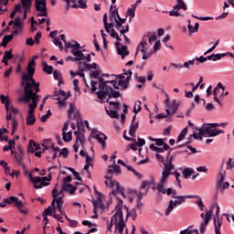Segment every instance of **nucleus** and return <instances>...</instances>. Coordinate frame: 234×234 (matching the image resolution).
Instances as JSON below:
<instances>
[{"mask_svg":"<svg viewBox=\"0 0 234 234\" xmlns=\"http://www.w3.org/2000/svg\"><path fill=\"white\" fill-rule=\"evenodd\" d=\"M39 81L37 84H31L22 86L24 90V95L18 99V103H29L28 107H34L37 109V101H39L40 96L37 94L40 92Z\"/></svg>","mask_w":234,"mask_h":234,"instance_id":"obj_1","label":"nucleus"},{"mask_svg":"<svg viewBox=\"0 0 234 234\" xmlns=\"http://www.w3.org/2000/svg\"><path fill=\"white\" fill-rule=\"evenodd\" d=\"M207 226H209V220L205 219V220L201 223V225H200L199 231H200L201 234L206 233V228H207Z\"/></svg>","mask_w":234,"mask_h":234,"instance_id":"obj_52","label":"nucleus"},{"mask_svg":"<svg viewBox=\"0 0 234 234\" xmlns=\"http://www.w3.org/2000/svg\"><path fill=\"white\" fill-rule=\"evenodd\" d=\"M1 104L5 105V103H12L10 97L5 96V94H0Z\"/></svg>","mask_w":234,"mask_h":234,"instance_id":"obj_53","label":"nucleus"},{"mask_svg":"<svg viewBox=\"0 0 234 234\" xmlns=\"http://www.w3.org/2000/svg\"><path fill=\"white\" fill-rule=\"evenodd\" d=\"M186 134H187V126L185 127L179 133V135L176 139V144H180V142H182V140H184V137L186 136Z\"/></svg>","mask_w":234,"mask_h":234,"instance_id":"obj_49","label":"nucleus"},{"mask_svg":"<svg viewBox=\"0 0 234 234\" xmlns=\"http://www.w3.org/2000/svg\"><path fill=\"white\" fill-rule=\"evenodd\" d=\"M36 151H41V145L39 144L36 143L34 139L29 140L28 145H27V153L28 154H34Z\"/></svg>","mask_w":234,"mask_h":234,"instance_id":"obj_21","label":"nucleus"},{"mask_svg":"<svg viewBox=\"0 0 234 234\" xmlns=\"http://www.w3.org/2000/svg\"><path fill=\"white\" fill-rule=\"evenodd\" d=\"M26 120H27V125H34V123H36L35 115H27Z\"/></svg>","mask_w":234,"mask_h":234,"instance_id":"obj_56","label":"nucleus"},{"mask_svg":"<svg viewBox=\"0 0 234 234\" xmlns=\"http://www.w3.org/2000/svg\"><path fill=\"white\" fill-rule=\"evenodd\" d=\"M171 176V174H167L165 172H162V176H161V180L160 182L157 184V187L153 186L152 189L153 191H155V189L157 191L163 190L164 187H165V182H167L169 180V176Z\"/></svg>","mask_w":234,"mask_h":234,"instance_id":"obj_14","label":"nucleus"},{"mask_svg":"<svg viewBox=\"0 0 234 234\" xmlns=\"http://www.w3.org/2000/svg\"><path fill=\"white\" fill-rule=\"evenodd\" d=\"M118 16H120V14L118 13V8L113 9V11L110 12V21L112 23H116V21L118 20Z\"/></svg>","mask_w":234,"mask_h":234,"instance_id":"obj_41","label":"nucleus"},{"mask_svg":"<svg viewBox=\"0 0 234 234\" xmlns=\"http://www.w3.org/2000/svg\"><path fill=\"white\" fill-rule=\"evenodd\" d=\"M116 51L118 56L122 57V59H125L126 56H129L131 52L127 46L122 45L120 42H115Z\"/></svg>","mask_w":234,"mask_h":234,"instance_id":"obj_9","label":"nucleus"},{"mask_svg":"<svg viewBox=\"0 0 234 234\" xmlns=\"http://www.w3.org/2000/svg\"><path fill=\"white\" fill-rule=\"evenodd\" d=\"M50 116H52V112L48 110L46 114L42 115V117L40 118V122L42 123H45L48 120V118H50Z\"/></svg>","mask_w":234,"mask_h":234,"instance_id":"obj_59","label":"nucleus"},{"mask_svg":"<svg viewBox=\"0 0 234 234\" xmlns=\"http://www.w3.org/2000/svg\"><path fill=\"white\" fill-rule=\"evenodd\" d=\"M119 218V221L115 220V231H118L120 234H123V229H125V220L123 219V216H117Z\"/></svg>","mask_w":234,"mask_h":234,"instance_id":"obj_16","label":"nucleus"},{"mask_svg":"<svg viewBox=\"0 0 234 234\" xmlns=\"http://www.w3.org/2000/svg\"><path fill=\"white\" fill-rule=\"evenodd\" d=\"M129 81H131V77H126L122 80H118V85H120L121 90H127L131 86L129 85Z\"/></svg>","mask_w":234,"mask_h":234,"instance_id":"obj_27","label":"nucleus"},{"mask_svg":"<svg viewBox=\"0 0 234 234\" xmlns=\"http://www.w3.org/2000/svg\"><path fill=\"white\" fill-rule=\"evenodd\" d=\"M74 134L76 136V141L73 145V151L74 153H78V151H80V144L81 147H85V134L80 131H75Z\"/></svg>","mask_w":234,"mask_h":234,"instance_id":"obj_7","label":"nucleus"},{"mask_svg":"<svg viewBox=\"0 0 234 234\" xmlns=\"http://www.w3.org/2000/svg\"><path fill=\"white\" fill-rule=\"evenodd\" d=\"M71 42L73 44H71L70 42L67 44V50H69V48H71V54H80V50L81 48V45L76 40H71Z\"/></svg>","mask_w":234,"mask_h":234,"instance_id":"obj_20","label":"nucleus"},{"mask_svg":"<svg viewBox=\"0 0 234 234\" xmlns=\"http://www.w3.org/2000/svg\"><path fill=\"white\" fill-rule=\"evenodd\" d=\"M216 215L214 217V229H220L222 228V221H220V206H216Z\"/></svg>","mask_w":234,"mask_h":234,"instance_id":"obj_18","label":"nucleus"},{"mask_svg":"<svg viewBox=\"0 0 234 234\" xmlns=\"http://www.w3.org/2000/svg\"><path fill=\"white\" fill-rule=\"evenodd\" d=\"M76 1L78 0H64V3H66L64 14H69V11L72 8V5L70 4L73 3V5H76Z\"/></svg>","mask_w":234,"mask_h":234,"instance_id":"obj_45","label":"nucleus"},{"mask_svg":"<svg viewBox=\"0 0 234 234\" xmlns=\"http://www.w3.org/2000/svg\"><path fill=\"white\" fill-rule=\"evenodd\" d=\"M174 159H175V156L171 155L168 163H164L165 167L163 169V173L173 175V169H175V165H173Z\"/></svg>","mask_w":234,"mask_h":234,"instance_id":"obj_22","label":"nucleus"},{"mask_svg":"<svg viewBox=\"0 0 234 234\" xmlns=\"http://www.w3.org/2000/svg\"><path fill=\"white\" fill-rule=\"evenodd\" d=\"M36 73V60L31 58L29 60L27 67V73H23L21 77V87L27 85H37V81L34 78V74Z\"/></svg>","mask_w":234,"mask_h":234,"instance_id":"obj_3","label":"nucleus"},{"mask_svg":"<svg viewBox=\"0 0 234 234\" xmlns=\"http://www.w3.org/2000/svg\"><path fill=\"white\" fill-rule=\"evenodd\" d=\"M62 140L69 144V142H72V132H65V133H62Z\"/></svg>","mask_w":234,"mask_h":234,"instance_id":"obj_47","label":"nucleus"},{"mask_svg":"<svg viewBox=\"0 0 234 234\" xmlns=\"http://www.w3.org/2000/svg\"><path fill=\"white\" fill-rule=\"evenodd\" d=\"M0 165H1V167L4 168L5 175H10V166H8V163H6V161L1 160Z\"/></svg>","mask_w":234,"mask_h":234,"instance_id":"obj_48","label":"nucleus"},{"mask_svg":"<svg viewBox=\"0 0 234 234\" xmlns=\"http://www.w3.org/2000/svg\"><path fill=\"white\" fill-rule=\"evenodd\" d=\"M176 198L182 205L184 204V202H186V200H187V198H198V196L197 195L177 196Z\"/></svg>","mask_w":234,"mask_h":234,"instance_id":"obj_36","label":"nucleus"},{"mask_svg":"<svg viewBox=\"0 0 234 234\" xmlns=\"http://www.w3.org/2000/svg\"><path fill=\"white\" fill-rule=\"evenodd\" d=\"M31 184H33L35 189H43V186L47 187V186H50L48 182H41V176H32L30 179Z\"/></svg>","mask_w":234,"mask_h":234,"instance_id":"obj_11","label":"nucleus"},{"mask_svg":"<svg viewBox=\"0 0 234 234\" xmlns=\"http://www.w3.org/2000/svg\"><path fill=\"white\" fill-rule=\"evenodd\" d=\"M69 148L64 147L60 150L58 156H63V158H69Z\"/></svg>","mask_w":234,"mask_h":234,"instance_id":"obj_62","label":"nucleus"},{"mask_svg":"<svg viewBox=\"0 0 234 234\" xmlns=\"http://www.w3.org/2000/svg\"><path fill=\"white\" fill-rule=\"evenodd\" d=\"M180 10H187V5L184 0H176V5L174 6V9L169 11V16L171 17H180Z\"/></svg>","mask_w":234,"mask_h":234,"instance_id":"obj_6","label":"nucleus"},{"mask_svg":"<svg viewBox=\"0 0 234 234\" xmlns=\"http://www.w3.org/2000/svg\"><path fill=\"white\" fill-rule=\"evenodd\" d=\"M171 176V174H167L165 172H162V176H161V180L160 182L157 184V187L153 186L152 189L153 191H155V189L157 191L163 190L164 187H165V182H167L169 180V176Z\"/></svg>","mask_w":234,"mask_h":234,"instance_id":"obj_13","label":"nucleus"},{"mask_svg":"<svg viewBox=\"0 0 234 234\" xmlns=\"http://www.w3.org/2000/svg\"><path fill=\"white\" fill-rule=\"evenodd\" d=\"M188 26V32H190V34H195L197 32H198V28H200V24L198 22L195 23V26H191V20H187Z\"/></svg>","mask_w":234,"mask_h":234,"instance_id":"obj_32","label":"nucleus"},{"mask_svg":"<svg viewBox=\"0 0 234 234\" xmlns=\"http://www.w3.org/2000/svg\"><path fill=\"white\" fill-rule=\"evenodd\" d=\"M106 111V114L114 120H118V118H120V113H118L117 110H108L107 108H105Z\"/></svg>","mask_w":234,"mask_h":234,"instance_id":"obj_37","label":"nucleus"},{"mask_svg":"<svg viewBox=\"0 0 234 234\" xmlns=\"http://www.w3.org/2000/svg\"><path fill=\"white\" fill-rule=\"evenodd\" d=\"M111 37H112L113 39H116V43H120V41H122V38L120 37V36H118V34L116 33V30L114 28L111 29Z\"/></svg>","mask_w":234,"mask_h":234,"instance_id":"obj_54","label":"nucleus"},{"mask_svg":"<svg viewBox=\"0 0 234 234\" xmlns=\"http://www.w3.org/2000/svg\"><path fill=\"white\" fill-rule=\"evenodd\" d=\"M42 70L43 72H45L46 74H53L54 72V67L48 65V63L46 60L42 61Z\"/></svg>","mask_w":234,"mask_h":234,"instance_id":"obj_29","label":"nucleus"},{"mask_svg":"<svg viewBox=\"0 0 234 234\" xmlns=\"http://www.w3.org/2000/svg\"><path fill=\"white\" fill-rule=\"evenodd\" d=\"M63 189L65 190V193H69V195H76V191H78V186L72 184L63 185Z\"/></svg>","mask_w":234,"mask_h":234,"instance_id":"obj_26","label":"nucleus"},{"mask_svg":"<svg viewBox=\"0 0 234 234\" xmlns=\"http://www.w3.org/2000/svg\"><path fill=\"white\" fill-rule=\"evenodd\" d=\"M107 96H108V100H112V98L118 99V98H122V92H120V90H116L114 89H112V87H109V89H107Z\"/></svg>","mask_w":234,"mask_h":234,"instance_id":"obj_23","label":"nucleus"},{"mask_svg":"<svg viewBox=\"0 0 234 234\" xmlns=\"http://www.w3.org/2000/svg\"><path fill=\"white\" fill-rule=\"evenodd\" d=\"M104 178L110 182V184L108 181L104 182L106 187H110V189H112L114 186H116V184H120L118 181L112 180V176H105Z\"/></svg>","mask_w":234,"mask_h":234,"instance_id":"obj_28","label":"nucleus"},{"mask_svg":"<svg viewBox=\"0 0 234 234\" xmlns=\"http://www.w3.org/2000/svg\"><path fill=\"white\" fill-rule=\"evenodd\" d=\"M112 173H115L117 176L122 175V166H120L119 165H115V163L113 165H110L108 166L107 174L111 175Z\"/></svg>","mask_w":234,"mask_h":234,"instance_id":"obj_24","label":"nucleus"},{"mask_svg":"<svg viewBox=\"0 0 234 234\" xmlns=\"http://www.w3.org/2000/svg\"><path fill=\"white\" fill-rule=\"evenodd\" d=\"M77 128L79 131V133H81L82 131V134H85V125L83 124V119H81V116L80 115V112H77Z\"/></svg>","mask_w":234,"mask_h":234,"instance_id":"obj_25","label":"nucleus"},{"mask_svg":"<svg viewBox=\"0 0 234 234\" xmlns=\"http://www.w3.org/2000/svg\"><path fill=\"white\" fill-rule=\"evenodd\" d=\"M107 92H108V90H99L97 92H96V95H97V98L101 101H99L100 103H103V100H105V98H107Z\"/></svg>","mask_w":234,"mask_h":234,"instance_id":"obj_35","label":"nucleus"},{"mask_svg":"<svg viewBox=\"0 0 234 234\" xmlns=\"http://www.w3.org/2000/svg\"><path fill=\"white\" fill-rule=\"evenodd\" d=\"M195 60H196V65L198 66L200 65V63H206V61H207V57H204V56L197 57Z\"/></svg>","mask_w":234,"mask_h":234,"instance_id":"obj_61","label":"nucleus"},{"mask_svg":"<svg viewBox=\"0 0 234 234\" xmlns=\"http://www.w3.org/2000/svg\"><path fill=\"white\" fill-rule=\"evenodd\" d=\"M109 87H111V86L106 84L103 78L100 77L99 78V90H105L109 89Z\"/></svg>","mask_w":234,"mask_h":234,"instance_id":"obj_46","label":"nucleus"},{"mask_svg":"<svg viewBox=\"0 0 234 234\" xmlns=\"http://www.w3.org/2000/svg\"><path fill=\"white\" fill-rule=\"evenodd\" d=\"M104 28L107 32V34H110L111 36V30H112V28H114V22H106V24L104 25Z\"/></svg>","mask_w":234,"mask_h":234,"instance_id":"obj_57","label":"nucleus"},{"mask_svg":"<svg viewBox=\"0 0 234 234\" xmlns=\"http://www.w3.org/2000/svg\"><path fill=\"white\" fill-rule=\"evenodd\" d=\"M22 4V8L24 10L23 19H27L28 16V12H30V8L32 7V0H20Z\"/></svg>","mask_w":234,"mask_h":234,"instance_id":"obj_19","label":"nucleus"},{"mask_svg":"<svg viewBox=\"0 0 234 234\" xmlns=\"http://www.w3.org/2000/svg\"><path fill=\"white\" fill-rule=\"evenodd\" d=\"M90 138H94L99 144H103V142H107L109 137L105 133L98 131V128H93L90 133Z\"/></svg>","mask_w":234,"mask_h":234,"instance_id":"obj_8","label":"nucleus"},{"mask_svg":"<svg viewBox=\"0 0 234 234\" xmlns=\"http://www.w3.org/2000/svg\"><path fill=\"white\" fill-rule=\"evenodd\" d=\"M229 188V182L228 181H223V183H221L220 186H216V189H218V191H219V193L224 194V191H226V189Z\"/></svg>","mask_w":234,"mask_h":234,"instance_id":"obj_42","label":"nucleus"},{"mask_svg":"<svg viewBox=\"0 0 234 234\" xmlns=\"http://www.w3.org/2000/svg\"><path fill=\"white\" fill-rule=\"evenodd\" d=\"M78 4H72L71 8H87V0H78Z\"/></svg>","mask_w":234,"mask_h":234,"instance_id":"obj_43","label":"nucleus"},{"mask_svg":"<svg viewBox=\"0 0 234 234\" xmlns=\"http://www.w3.org/2000/svg\"><path fill=\"white\" fill-rule=\"evenodd\" d=\"M205 210L207 211L205 220H208L209 222H211V218L213 217V211H214L213 207L209 210H207V208Z\"/></svg>","mask_w":234,"mask_h":234,"instance_id":"obj_60","label":"nucleus"},{"mask_svg":"<svg viewBox=\"0 0 234 234\" xmlns=\"http://www.w3.org/2000/svg\"><path fill=\"white\" fill-rule=\"evenodd\" d=\"M196 198H198L197 201H196V204L198 205L199 208H200V211H206L207 207L206 206L204 205V202L202 201V197H196Z\"/></svg>","mask_w":234,"mask_h":234,"instance_id":"obj_58","label":"nucleus"},{"mask_svg":"<svg viewBox=\"0 0 234 234\" xmlns=\"http://www.w3.org/2000/svg\"><path fill=\"white\" fill-rule=\"evenodd\" d=\"M171 176V174H167L165 172H162V176H161V180L160 182L157 184V187L153 186L152 189L153 191H155V189L157 191L163 190L164 187H165V182H167L169 180V176Z\"/></svg>","mask_w":234,"mask_h":234,"instance_id":"obj_12","label":"nucleus"},{"mask_svg":"<svg viewBox=\"0 0 234 234\" xmlns=\"http://www.w3.org/2000/svg\"><path fill=\"white\" fill-rule=\"evenodd\" d=\"M176 206H182L180 204V201L178 199L173 200L171 199L168 203V207L165 212V217H169L171 213H173L174 209L176 207Z\"/></svg>","mask_w":234,"mask_h":234,"instance_id":"obj_17","label":"nucleus"},{"mask_svg":"<svg viewBox=\"0 0 234 234\" xmlns=\"http://www.w3.org/2000/svg\"><path fill=\"white\" fill-rule=\"evenodd\" d=\"M24 23L20 16L15 18V24L13 26L14 30H23Z\"/></svg>","mask_w":234,"mask_h":234,"instance_id":"obj_31","label":"nucleus"},{"mask_svg":"<svg viewBox=\"0 0 234 234\" xmlns=\"http://www.w3.org/2000/svg\"><path fill=\"white\" fill-rule=\"evenodd\" d=\"M7 206H10V204H14L15 207L18 209L20 213L23 215H28V208L23 209L25 207V205L23 204V201L19 199V197L15 196H10L7 198L4 199V202L0 203V207H6Z\"/></svg>","mask_w":234,"mask_h":234,"instance_id":"obj_4","label":"nucleus"},{"mask_svg":"<svg viewBox=\"0 0 234 234\" xmlns=\"http://www.w3.org/2000/svg\"><path fill=\"white\" fill-rule=\"evenodd\" d=\"M13 39H14V35H5L4 36L0 45L4 47V48H6V47L8 46V43H10Z\"/></svg>","mask_w":234,"mask_h":234,"instance_id":"obj_33","label":"nucleus"},{"mask_svg":"<svg viewBox=\"0 0 234 234\" xmlns=\"http://www.w3.org/2000/svg\"><path fill=\"white\" fill-rule=\"evenodd\" d=\"M224 58V55H221V53H212L211 55L207 56V61H220Z\"/></svg>","mask_w":234,"mask_h":234,"instance_id":"obj_34","label":"nucleus"},{"mask_svg":"<svg viewBox=\"0 0 234 234\" xmlns=\"http://www.w3.org/2000/svg\"><path fill=\"white\" fill-rule=\"evenodd\" d=\"M147 37H148V43H150V45H153V41H156V39H158L156 33H153L151 36V32H148Z\"/></svg>","mask_w":234,"mask_h":234,"instance_id":"obj_55","label":"nucleus"},{"mask_svg":"<svg viewBox=\"0 0 234 234\" xmlns=\"http://www.w3.org/2000/svg\"><path fill=\"white\" fill-rule=\"evenodd\" d=\"M116 200L118 203L115 206L114 220H118V216H123V200L120 197H116Z\"/></svg>","mask_w":234,"mask_h":234,"instance_id":"obj_15","label":"nucleus"},{"mask_svg":"<svg viewBox=\"0 0 234 234\" xmlns=\"http://www.w3.org/2000/svg\"><path fill=\"white\" fill-rule=\"evenodd\" d=\"M158 193H162V195H167V197H170V195L173 193V188H163L162 190H158Z\"/></svg>","mask_w":234,"mask_h":234,"instance_id":"obj_64","label":"nucleus"},{"mask_svg":"<svg viewBox=\"0 0 234 234\" xmlns=\"http://www.w3.org/2000/svg\"><path fill=\"white\" fill-rule=\"evenodd\" d=\"M35 8L37 17H48V11L47 9V0H35Z\"/></svg>","mask_w":234,"mask_h":234,"instance_id":"obj_5","label":"nucleus"},{"mask_svg":"<svg viewBox=\"0 0 234 234\" xmlns=\"http://www.w3.org/2000/svg\"><path fill=\"white\" fill-rule=\"evenodd\" d=\"M4 58L5 59H9V60H12V58H14V54L12 53V48L9 49V50H5L4 52Z\"/></svg>","mask_w":234,"mask_h":234,"instance_id":"obj_63","label":"nucleus"},{"mask_svg":"<svg viewBox=\"0 0 234 234\" xmlns=\"http://www.w3.org/2000/svg\"><path fill=\"white\" fill-rule=\"evenodd\" d=\"M225 180H226V176H224V174H222V172H220L218 174V179L216 186L220 187V186H222V184H224Z\"/></svg>","mask_w":234,"mask_h":234,"instance_id":"obj_51","label":"nucleus"},{"mask_svg":"<svg viewBox=\"0 0 234 234\" xmlns=\"http://www.w3.org/2000/svg\"><path fill=\"white\" fill-rule=\"evenodd\" d=\"M138 122L134 124V122H131L130 128H129V134L130 136L134 137L136 134V131H138Z\"/></svg>","mask_w":234,"mask_h":234,"instance_id":"obj_39","label":"nucleus"},{"mask_svg":"<svg viewBox=\"0 0 234 234\" xmlns=\"http://www.w3.org/2000/svg\"><path fill=\"white\" fill-rule=\"evenodd\" d=\"M165 107H167V109L172 112L171 116H173V114H176V111H178V107H180V101L174 100L171 104V101H169V94L165 93Z\"/></svg>","mask_w":234,"mask_h":234,"instance_id":"obj_10","label":"nucleus"},{"mask_svg":"<svg viewBox=\"0 0 234 234\" xmlns=\"http://www.w3.org/2000/svg\"><path fill=\"white\" fill-rule=\"evenodd\" d=\"M193 173H195V170H193V168L190 167H185L182 171L183 177L186 179L190 178Z\"/></svg>","mask_w":234,"mask_h":234,"instance_id":"obj_38","label":"nucleus"},{"mask_svg":"<svg viewBox=\"0 0 234 234\" xmlns=\"http://www.w3.org/2000/svg\"><path fill=\"white\" fill-rule=\"evenodd\" d=\"M106 102L111 105V106H113L114 107V110L113 111H120V106L122 105V103L118 102V101H110L109 99L106 101Z\"/></svg>","mask_w":234,"mask_h":234,"instance_id":"obj_50","label":"nucleus"},{"mask_svg":"<svg viewBox=\"0 0 234 234\" xmlns=\"http://www.w3.org/2000/svg\"><path fill=\"white\" fill-rule=\"evenodd\" d=\"M218 134H224V131L220 129H216L215 126H213L212 122L202 124L199 129V133L194 131L191 136L194 138V140H202L204 136L205 138H215V136H218Z\"/></svg>","mask_w":234,"mask_h":234,"instance_id":"obj_2","label":"nucleus"},{"mask_svg":"<svg viewBox=\"0 0 234 234\" xmlns=\"http://www.w3.org/2000/svg\"><path fill=\"white\" fill-rule=\"evenodd\" d=\"M127 21V18H122L120 15L117 16V20L115 22V28L116 30H120V28H125V22Z\"/></svg>","mask_w":234,"mask_h":234,"instance_id":"obj_30","label":"nucleus"},{"mask_svg":"<svg viewBox=\"0 0 234 234\" xmlns=\"http://www.w3.org/2000/svg\"><path fill=\"white\" fill-rule=\"evenodd\" d=\"M63 204H65V201H63V196L57 197V209L59 211L60 215H63Z\"/></svg>","mask_w":234,"mask_h":234,"instance_id":"obj_40","label":"nucleus"},{"mask_svg":"<svg viewBox=\"0 0 234 234\" xmlns=\"http://www.w3.org/2000/svg\"><path fill=\"white\" fill-rule=\"evenodd\" d=\"M74 57L69 56L67 58V61H77L79 62V67H81V58L76 53H71Z\"/></svg>","mask_w":234,"mask_h":234,"instance_id":"obj_44","label":"nucleus"}]
</instances>
